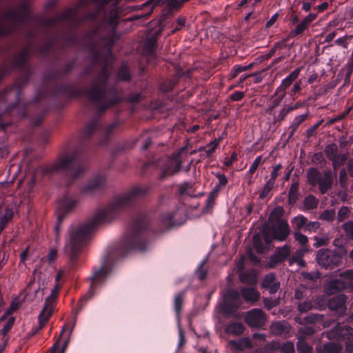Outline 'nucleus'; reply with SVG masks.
I'll use <instances>...</instances> for the list:
<instances>
[{
	"label": "nucleus",
	"mask_w": 353,
	"mask_h": 353,
	"mask_svg": "<svg viewBox=\"0 0 353 353\" xmlns=\"http://www.w3.org/2000/svg\"><path fill=\"white\" fill-rule=\"evenodd\" d=\"M328 337L332 341L324 346L323 353H341L343 345L345 343L347 352L353 353V330L346 325H338L328 333Z\"/></svg>",
	"instance_id": "1"
},
{
	"label": "nucleus",
	"mask_w": 353,
	"mask_h": 353,
	"mask_svg": "<svg viewBox=\"0 0 353 353\" xmlns=\"http://www.w3.org/2000/svg\"><path fill=\"white\" fill-rule=\"evenodd\" d=\"M91 230V226L88 224L74 227L70 230L65 250L71 260L75 259L77 252Z\"/></svg>",
	"instance_id": "2"
},
{
	"label": "nucleus",
	"mask_w": 353,
	"mask_h": 353,
	"mask_svg": "<svg viewBox=\"0 0 353 353\" xmlns=\"http://www.w3.org/2000/svg\"><path fill=\"white\" fill-rule=\"evenodd\" d=\"M183 152V150L165 161L161 168L160 175L161 179L171 176L180 170L181 165L184 161L185 157Z\"/></svg>",
	"instance_id": "3"
},
{
	"label": "nucleus",
	"mask_w": 353,
	"mask_h": 353,
	"mask_svg": "<svg viewBox=\"0 0 353 353\" xmlns=\"http://www.w3.org/2000/svg\"><path fill=\"white\" fill-rule=\"evenodd\" d=\"M330 293L344 289H353V270H347L341 274L340 279L332 282L330 285Z\"/></svg>",
	"instance_id": "4"
},
{
	"label": "nucleus",
	"mask_w": 353,
	"mask_h": 353,
	"mask_svg": "<svg viewBox=\"0 0 353 353\" xmlns=\"http://www.w3.org/2000/svg\"><path fill=\"white\" fill-rule=\"evenodd\" d=\"M340 257L336 254H334L329 250H320L316 254V260L319 265L326 268H332L339 262Z\"/></svg>",
	"instance_id": "5"
},
{
	"label": "nucleus",
	"mask_w": 353,
	"mask_h": 353,
	"mask_svg": "<svg viewBox=\"0 0 353 353\" xmlns=\"http://www.w3.org/2000/svg\"><path fill=\"white\" fill-rule=\"evenodd\" d=\"M245 321L250 326L258 327L265 323V317L261 310L254 309L247 314Z\"/></svg>",
	"instance_id": "6"
},
{
	"label": "nucleus",
	"mask_w": 353,
	"mask_h": 353,
	"mask_svg": "<svg viewBox=\"0 0 353 353\" xmlns=\"http://www.w3.org/2000/svg\"><path fill=\"white\" fill-rule=\"evenodd\" d=\"M289 234V225L287 222L283 220H279L273 227V239L283 241Z\"/></svg>",
	"instance_id": "7"
},
{
	"label": "nucleus",
	"mask_w": 353,
	"mask_h": 353,
	"mask_svg": "<svg viewBox=\"0 0 353 353\" xmlns=\"http://www.w3.org/2000/svg\"><path fill=\"white\" fill-rule=\"evenodd\" d=\"M74 327V324H72L71 325H68V324H65L64 325V326L63 327L61 331V334H60V338L63 336L64 332L65 330H68V335L64 339V341H63V347L61 349H59V339H58L54 344L53 347H52V352L51 353H64L68 343H69V341H70V335L72 334V330Z\"/></svg>",
	"instance_id": "8"
},
{
	"label": "nucleus",
	"mask_w": 353,
	"mask_h": 353,
	"mask_svg": "<svg viewBox=\"0 0 353 353\" xmlns=\"http://www.w3.org/2000/svg\"><path fill=\"white\" fill-rule=\"evenodd\" d=\"M52 303L50 301H48V300H46V304L38 317L39 325L38 330H41L44 326V325L48 321L52 313Z\"/></svg>",
	"instance_id": "9"
},
{
	"label": "nucleus",
	"mask_w": 353,
	"mask_h": 353,
	"mask_svg": "<svg viewBox=\"0 0 353 353\" xmlns=\"http://www.w3.org/2000/svg\"><path fill=\"white\" fill-rule=\"evenodd\" d=\"M266 348L269 350L279 349L282 353H293L294 351V345L292 342L288 341L281 344L277 341H272L267 344Z\"/></svg>",
	"instance_id": "10"
},
{
	"label": "nucleus",
	"mask_w": 353,
	"mask_h": 353,
	"mask_svg": "<svg viewBox=\"0 0 353 353\" xmlns=\"http://www.w3.org/2000/svg\"><path fill=\"white\" fill-rule=\"evenodd\" d=\"M110 270L106 267H101L97 270H94L93 275L91 277L92 284L91 287L94 288L98 283L103 282L108 276Z\"/></svg>",
	"instance_id": "11"
},
{
	"label": "nucleus",
	"mask_w": 353,
	"mask_h": 353,
	"mask_svg": "<svg viewBox=\"0 0 353 353\" xmlns=\"http://www.w3.org/2000/svg\"><path fill=\"white\" fill-rule=\"evenodd\" d=\"M345 296L341 294L331 299L328 303V306L330 309L332 310H339V312L342 314L344 313L345 310Z\"/></svg>",
	"instance_id": "12"
},
{
	"label": "nucleus",
	"mask_w": 353,
	"mask_h": 353,
	"mask_svg": "<svg viewBox=\"0 0 353 353\" xmlns=\"http://www.w3.org/2000/svg\"><path fill=\"white\" fill-rule=\"evenodd\" d=\"M301 70V68L299 67L295 70L292 72L288 77H286L281 82L280 85V88L283 90L288 88L292 82L297 79L299 77L300 72Z\"/></svg>",
	"instance_id": "13"
},
{
	"label": "nucleus",
	"mask_w": 353,
	"mask_h": 353,
	"mask_svg": "<svg viewBox=\"0 0 353 353\" xmlns=\"http://www.w3.org/2000/svg\"><path fill=\"white\" fill-rule=\"evenodd\" d=\"M325 304V301L324 300V299H322L321 301H318L316 303V306H314L312 303L310 301H305L303 303H300L298 306V308L300 312H306L314 307L321 309L324 307Z\"/></svg>",
	"instance_id": "14"
},
{
	"label": "nucleus",
	"mask_w": 353,
	"mask_h": 353,
	"mask_svg": "<svg viewBox=\"0 0 353 353\" xmlns=\"http://www.w3.org/2000/svg\"><path fill=\"white\" fill-rule=\"evenodd\" d=\"M332 183V177L331 172H326L324 174L323 178L321 179L319 182V188L321 193H325L328 188H330Z\"/></svg>",
	"instance_id": "15"
},
{
	"label": "nucleus",
	"mask_w": 353,
	"mask_h": 353,
	"mask_svg": "<svg viewBox=\"0 0 353 353\" xmlns=\"http://www.w3.org/2000/svg\"><path fill=\"white\" fill-rule=\"evenodd\" d=\"M270 330L274 334H282L288 331V325L283 322H276L271 325Z\"/></svg>",
	"instance_id": "16"
},
{
	"label": "nucleus",
	"mask_w": 353,
	"mask_h": 353,
	"mask_svg": "<svg viewBox=\"0 0 353 353\" xmlns=\"http://www.w3.org/2000/svg\"><path fill=\"white\" fill-rule=\"evenodd\" d=\"M242 295L248 301H256L259 297V293L253 288L244 289L242 291Z\"/></svg>",
	"instance_id": "17"
},
{
	"label": "nucleus",
	"mask_w": 353,
	"mask_h": 353,
	"mask_svg": "<svg viewBox=\"0 0 353 353\" xmlns=\"http://www.w3.org/2000/svg\"><path fill=\"white\" fill-rule=\"evenodd\" d=\"M244 327L240 323H234L228 325L226 327V332L234 335H239L243 333Z\"/></svg>",
	"instance_id": "18"
},
{
	"label": "nucleus",
	"mask_w": 353,
	"mask_h": 353,
	"mask_svg": "<svg viewBox=\"0 0 353 353\" xmlns=\"http://www.w3.org/2000/svg\"><path fill=\"white\" fill-rule=\"evenodd\" d=\"M230 344L236 349L240 350L251 347V343L247 338H243L236 341H231Z\"/></svg>",
	"instance_id": "19"
},
{
	"label": "nucleus",
	"mask_w": 353,
	"mask_h": 353,
	"mask_svg": "<svg viewBox=\"0 0 353 353\" xmlns=\"http://www.w3.org/2000/svg\"><path fill=\"white\" fill-rule=\"evenodd\" d=\"M307 177L310 183L312 184L313 185L319 183V181L321 180L319 172L315 168H312L308 171Z\"/></svg>",
	"instance_id": "20"
},
{
	"label": "nucleus",
	"mask_w": 353,
	"mask_h": 353,
	"mask_svg": "<svg viewBox=\"0 0 353 353\" xmlns=\"http://www.w3.org/2000/svg\"><path fill=\"white\" fill-rule=\"evenodd\" d=\"M337 150H338L337 145L334 143H332V144L327 145L325 147L324 152H325L327 157L329 158L330 160H332L337 155Z\"/></svg>",
	"instance_id": "21"
},
{
	"label": "nucleus",
	"mask_w": 353,
	"mask_h": 353,
	"mask_svg": "<svg viewBox=\"0 0 353 353\" xmlns=\"http://www.w3.org/2000/svg\"><path fill=\"white\" fill-rule=\"evenodd\" d=\"M290 254V248L288 246L279 248L274 255L278 261H281L286 259Z\"/></svg>",
	"instance_id": "22"
},
{
	"label": "nucleus",
	"mask_w": 353,
	"mask_h": 353,
	"mask_svg": "<svg viewBox=\"0 0 353 353\" xmlns=\"http://www.w3.org/2000/svg\"><path fill=\"white\" fill-rule=\"evenodd\" d=\"M299 190V184L296 182H294L292 184L290 191H289V201L290 203H294L297 199Z\"/></svg>",
	"instance_id": "23"
},
{
	"label": "nucleus",
	"mask_w": 353,
	"mask_h": 353,
	"mask_svg": "<svg viewBox=\"0 0 353 353\" xmlns=\"http://www.w3.org/2000/svg\"><path fill=\"white\" fill-rule=\"evenodd\" d=\"M318 201L312 195L307 196L304 200V207L307 210L314 209L317 206Z\"/></svg>",
	"instance_id": "24"
},
{
	"label": "nucleus",
	"mask_w": 353,
	"mask_h": 353,
	"mask_svg": "<svg viewBox=\"0 0 353 353\" xmlns=\"http://www.w3.org/2000/svg\"><path fill=\"white\" fill-rule=\"evenodd\" d=\"M19 307V302L18 300H14L11 303L10 307L5 312L1 318V321H4L9 315L13 312L16 311Z\"/></svg>",
	"instance_id": "25"
},
{
	"label": "nucleus",
	"mask_w": 353,
	"mask_h": 353,
	"mask_svg": "<svg viewBox=\"0 0 353 353\" xmlns=\"http://www.w3.org/2000/svg\"><path fill=\"white\" fill-rule=\"evenodd\" d=\"M297 350L299 353H311L312 351L311 347L301 339L297 343Z\"/></svg>",
	"instance_id": "26"
},
{
	"label": "nucleus",
	"mask_w": 353,
	"mask_h": 353,
	"mask_svg": "<svg viewBox=\"0 0 353 353\" xmlns=\"http://www.w3.org/2000/svg\"><path fill=\"white\" fill-rule=\"evenodd\" d=\"M346 159L345 154H337L334 159H332V164L334 170L343 165Z\"/></svg>",
	"instance_id": "27"
},
{
	"label": "nucleus",
	"mask_w": 353,
	"mask_h": 353,
	"mask_svg": "<svg viewBox=\"0 0 353 353\" xmlns=\"http://www.w3.org/2000/svg\"><path fill=\"white\" fill-rule=\"evenodd\" d=\"M281 168H282V165H281V163L276 164L273 168V170L271 172L270 178L268 180L269 181H270V183H272L274 184L275 183L276 179L278 176V175L279 174L280 170H281Z\"/></svg>",
	"instance_id": "28"
},
{
	"label": "nucleus",
	"mask_w": 353,
	"mask_h": 353,
	"mask_svg": "<svg viewBox=\"0 0 353 353\" xmlns=\"http://www.w3.org/2000/svg\"><path fill=\"white\" fill-rule=\"evenodd\" d=\"M183 302L182 294H177L174 298V310L177 315L179 314Z\"/></svg>",
	"instance_id": "29"
},
{
	"label": "nucleus",
	"mask_w": 353,
	"mask_h": 353,
	"mask_svg": "<svg viewBox=\"0 0 353 353\" xmlns=\"http://www.w3.org/2000/svg\"><path fill=\"white\" fill-rule=\"evenodd\" d=\"M252 66V63L249 64L248 65H236V66H235L234 70L232 72V77H235L238 74L250 69Z\"/></svg>",
	"instance_id": "30"
},
{
	"label": "nucleus",
	"mask_w": 353,
	"mask_h": 353,
	"mask_svg": "<svg viewBox=\"0 0 353 353\" xmlns=\"http://www.w3.org/2000/svg\"><path fill=\"white\" fill-rule=\"evenodd\" d=\"M306 219L303 216H297L293 220V223L296 228H303L306 223Z\"/></svg>",
	"instance_id": "31"
},
{
	"label": "nucleus",
	"mask_w": 353,
	"mask_h": 353,
	"mask_svg": "<svg viewBox=\"0 0 353 353\" xmlns=\"http://www.w3.org/2000/svg\"><path fill=\"white\" fill-rule=\"evenodd\" d=\"M335 216V211L334 210H328L324 211L320 216V218L326 221L333 220Z\"/></svg>",
	"instance_id": "32"
},
{
	"label": "nucleus",
	"mask_w": 353,
	"mask_h": 353,
	"mask_svg": "<svg viewBox=\"0 0 353 353\" xmlns=\"http://www.w3.org/2000/svg\"><path fill=\"white\" fill-rule=\"evenodd\" d=\"M102 184V180L101 179H95L90 181L86 186L85 190L90 191L94 190L98 187H99Z\"/></svg>",
	"instance_id": "33"
},
{
	"label": "nucleus",
	"mask_w": 353,
	"mask_h": 353,
	"mask_svg": "<svg viewBox=\"0 0 353 353\" xmlns=\"http://www.w3.org/2000/svg\"><path fill=\"white\" fill-rule=\"evenodd\" d=\"M270 183V181H268L260 194V198L264 199L265 197H266L269 192H270V190L273 188L274 184L272 183H271V184Z\"/></svg>",
	"instance_id": "34"
},
{
	"label": "nucleus",
	"mask_w": 353,
	"mask_h": 353,
	"mask_svg": "<svg viewBox=\"0 0 353 353\" xmlns=\"http://www.w3.org/2000/svg\"><path fill=\"white\" fill-rule=\"evenodd\" d=\"M275 281H275V277H274V274H268L267 276H265V278L263 279L262 286L264 288H267L268 287H269L270 285H272Z\"/></svg>",
	"instance_id": "35"
},
{
	"label": "nucleus",
	"mask_w": 353,
	"mask_h": 353,
	"mask_svg": "<svg viewBox=\"0 0 353 353\" xmlns=\"http://www.w3.org/2000/svg\"><path fill=\"white\" fill-rule=\"evenodd\" d=\"M305 320L307 322L311 323H321V322L322 321V316L320 314H310V315L307 316V317H305Z\"/></svg>",
	"instance_id": "36"
},
{
	"label": "nucleus",
	"mask_w": 353,
	"mask_h": 353,
	"mask_svg": "<svg viewBox=\"0 0 353 353\" xmlns=\"http://www.w3.org/2000/svg\"><path fill=\"white\" fill-rule=\"evenodd\" d=\"M308 25L303 20L294 29V30L292 31V34L293 35H298L301 33H302L307 28Z\"/></svg>",
	"instance_id": "37"
},
{
	"label": "nucleus",
	"mask_w": 353,
	"mask_h": 353,
	"mask_svg": "<svg viewBox=\"0 0 353 353\" xmlns=\"http://www.w3.org/2000/svg\"><path fill=\"white\" fill-rule=\"evenodd\" d=\"M343 228L346 234L353 239V222H347L343 224Z\"/></svg>",
	"instance_id": "38"
},
{
	"label": "nucleus",
	"mask_w": 353,
	"mask_h": 353,
	"mask_svg": "<svg viewBox=\"0 0 353 353\" xmlns=\"http://www.w3.org/2000/svg\"><path fill=\"white\" fill-rule=\"evenodd\" d=\"M294 238L301 245H305L307 243V237L300 232H295Z\"/></svg>",
	"instance_id": "39"
},
{
	"label": "nucleus",
	"mask_w": 353,
	"mask_h": 353,
	"mask_svg": "<svg viewBox=\"0 0 353 353\" xmlns=\"http://www.w3.org/2000/svg\"><path fill=\"white\" fill-rule=\"evenodd\" d=\"M261 156L257 157L254 159V162L251 165V166L250 168V170H249V172L250 174H253L256 170V169L258 168L259 165L261 163Z\"/></svg>",
	"instance_id": "40"
},
{
	"label": "nucleus",
	"mask_w": 353,
	"mask_h": 353,
	"mask_svg": "<svg viewBox=\"0 0 353 353\" xmlns=\"http://www.w3.org/2000/svg\"><path fill=\"white\" fill-rule=\"evenodd\" d=\"M37 290H38L37 286H34V279L30 280V281L29 282V283L26 288L27 294H29L34 293L35 292H37Z\"/></svg>",
	"instance_id": "41"
},
{
	"label": "nucleus",
	"mask_w": 353,
	"mask_h": 353,
	"mask_svg": "<svg viewBox=\"0 0 353 353\" xmlns=\"http://www.w3.org/2000/svg\"><path fill=\"white\" fill-rule=\"evenodd\" d=\"M349 212V209L347 207L341 208L338 212V216L339 220L343 221V219H345L347 217Z\"/></svg>",
	"instance_id": "42"
},
{
	"label": "nucleus",
	"mask_w": 353,
	"mask_h": 353,
	"mask_svg": "<svg viewBox=\"0 0 353 353\" xmlns=\"http://www.w3.org/2000/svg\"><path fill=\"white\" fill-rule=\"evenodd\" d=\"M283 212V210L281 207H276L270 214V219H273L279 217L282 215Z\"/></svg>",
	"instance_id": "43"
},
{
	"label": "nucleus",
	"mask_w": 353,
	"mask_h": 353,
	"mask_svg": "<svg viewBox=\"0 0 353 353\" xmlns=\"http://www.w3.org/2000/svg\"><path fill=\"white\" fill-rule=\"evenodd\" d=\"M6 19L10 21H19L21 19V14L14 11L9 13L6 16Z\"/></svg>",
	"instance_id": "44"
},
{
	"label": "nucleus",
	"mask_w": 353,
	"mask_h": 353,
	"mask_svg": "<svg viewBox=\"0 0 353 353\" xmlns=\"http://www.w3.org/2000/svg\"><path fill=\"white\" fill-rule=\"evenodd\" d=\"M219 141H215L214 143H210L207 148L205 149V152L208 156L211 155L214 151L215 148L218 145Z\"/></svg>",
	"instance_id": "45"
},
{
	"label": "nucleus",
	"mask_w": 353,
	"mask_h": 353,
	"mask_svg": "<svg viewBox=\"0 0 353 353\" xmlns=\"http://www.w3.org/2000/svg\"><path fill=\"white\" fill-rule=\"evenodd\" d=\"M127 204V199L125 196H121L118 198L114 203L116 208H120L125 205Z\"/></svg>",
	"instance_id": "46"
},
{
	"label": "nucleus",
	"mask_w": 353,
	"mask_h": 353,
	"mask_svg": "<svg viewBox=\"0 0 353 353\" xmlns=\"http://www.w3.org/2000/svg\"><path fill=\"white\" fill-rule=\"evenodd\" d=\"M319 225L320 224L319 222L314 221L307 223L305 228L308 231H314L319 228Z\"/></svg>",
	"instance_id": "47"
},
{
	"label": "nucleus",
	"mask_w": 353,
	"mask_h": 353,
	"mask_svg": "<svg viewBox=\"0 0 353 353\" xmlns=\"http://www.w3.org/2000/svg\"><path fill=\"white\" fill-rule=\"evenodd\" d=\"M279 288V282H274L272 285H270L267 288L269 290V292L270 294H274L277 290Z\"/></svg>",
	"instance_id": "48"
},
{
	"label": "nucleus",
	"mask_w": 353,
	"mask_h": 353,
	"mask_svg": "<svg viewBox=\"0 0 353 353\" xmlns=\"http://www.w3.org/2000/svg\"><path fill=\"white\" fill-rule=\"evenodd\" d=\"M244 97V93L242 92H236L231 94V99L233 101L241 100Z\"/></svg>",
	"instance_id": "49"
},
{
	"label": "nucleus",
	"mask_w": 353,
	"mask_h": 353,
	"mask_svg": "<svg viewBox=\"0 0 353 353\" xmlns=\"http://www.w3.org/2000/svg\"><path fill=\"white\" fill-rule=\"evenodd\" d=\"M316 243L314 244V246L316 248H319L322 245H325L327 243V239L321 238H315Z\"/></svg>",
	"instance_id": "50"
},
{
	"label": "nucleus",
	"mask_w": 353,
	"mask_h": 353,
	"mask_svg": "<svg viewBox=\"0 0 353 353\" xmlns=\"http://www.w3.org/2000/svg\"><path fill=\"white\" fill-rule=\"evenodd\" d=\"M57 252L56 250H51L47 256L49 262H52L57 257Z\"/></svg>",
	"instance_id": "51"
},
{
	"label": "nucleus",
	"mask_w": 353,
	"mask_h": 353,
	"mask_svg": "<svg viewBox=\"0 0 353 353\" xmlns=\"http://www.w3.org/2000/svg\"><path fill=\"white\" fill-rule=\"evenodd\" d=\"M14 321V319L13 317H10L8 319L6 325L3 328V332H8L11 328V327L13 325Z\"/></svg>",
	"instance_id": "52"
},
{
	"label": "nucleus",
	"mask_w": 353,
	"mask_h": 353,
	"mask_svg": "<svg viewBox=\"0 0 353 353\" xmlns=\"http://www.w3.org/2000/svg\"><path fill=\"white\" fill-rule=\"evenodd\" d=\"M219 185L225 186L228 182L226 177L223 174H218Z\"/></svg>",
	"instance_id": "53"
},
{
	"label": "nucleus",
	"mask_w": 353,
	"mask_h": 353,
	"mask_svg": "<svg viewBox=\"0 0 353 353\" xmlns=\"http://www.w3.org/2000/svg\"><path fill=\"white\" fill-rule=\"evenodd\" d=\"M301 82H296L293 85V88L292 89V92H293V93L299 92L301 90Z\"/></svg>",
	"instance_id": "54"
},
{
	"label": "nucleus",
	"mask_w": 353,
	"mask_h": 353,
	"mask_svg": "<svg viewBox=\"0 0 353 353\" xmlns=\"http://www.w3.org/2000/svg\"><path fill=\"white\" fill-rule=\"evenodd\" d=\"M306 117H307L306 114H302V115H299V116L296 117L294 119L296 124L297 125H299L303 121H304Z\"/></svg>",
	"instance_id": "55"
},
{
	"label": "nucleus",
	"mask_w": 353,
	"mask_h": 353,
	"mask_svg": "<svg viewBox=\"0 0 353 353\" xmlns=\"http://www.w3.org/2000/svg\"><path fill=\"white\" fill-rule=\"evenodd\" d=\"M316 17V15L315 14H308L304 19L303 21L307 24L309 25V23L310 22H312Z\"/></svg>",
	"instance_id": "56"
},
{
	"label": "nucleus",
	"mask_w": 353,
	"mask_h": 353,
	"mask_svg": "<svg viewBox=\"0 0 353 353\" xmlns=\"http://www.w3.org/2000/svg\"><path fill=\"white\" fill-rule=\"evenodd\" d=\"M277 19V14H274L272 18L267 22L266 26L270 27Z\"/></svg>",
	"instance_id": "57"
},
{
	"label": "nucleus",
	"mask_w": 353,
	"mask_h": 353,
	"mask_svg": "<svg viewBox=\"0 0 353 353\" xmlns=\"http://www.w3.org/2000/svg\"><path fill=\"white\" fill-rule=\"evenodd\" d=\"M339 178H340V180L341 182H343V183L345 182L346 179H347V175H346V172L344 169L341 171L340 174H339Z\"/></svg>",
	"instance_id": "58"
},
{
	"label": "nucleus",
	"mask_w": 353,
	"mask_h": 353,
	"mask_svg": "<svg viewBox=\"0 0 353 353\" xmlns=\"http://www.w3.org/2000/svg\"><path fill=\"white\" fill-rule=\"evenodd\" d=\"M348 170L350 175L353 177V159L348 161Z\"/></svg>",
	"instance_id": "59"
},
{
	"label": "nucleus",
	"mask_w": 353,
	"mask_h": 353,
	"mask_svg": "<svg viewBox=\"0 0 353 353\" xmlns=\"http://www.w3.org/2000/svg\"><path fill=\"white\" fill-rule=\"evenodd\" d=\"M294 262H297L300 266H304L305 264V261L302 259L294 260V259H291L290 263H292Z\"/></svg>",
	"instance_id": "60"
},
{
	"label": "nucleus",
	"mask_w": 353,
	"mask_h": 353,
	"mask_svg": "<svg viewBox=\"0 0 353 353\" xmlns=\"http://www.w3.org/2000/svg\"><path fill=\"white\" fill-rule=\"evenodd\" d=\"M336 36V34L334 32L330 33L326 36L325 41L327 42L331 41Z\"/></svg>",
	"instance_id": "61"
},
{
	"label": "nucleus",
	"mask_w": 353,
	"mask_h": 353,
	"mask_svg": "<svg viewBox=\"0 0 353 353\" xmlns=\"http://www.w3.org/2000/svg\"><path fill=\"white\" fill-rule=\"evenodd\" d=\"M328 7V3L326 2H324L321 3V5L318 6V9L319 11H323Z\"/></svg>",
	"instance_id": "62"
},
{
	"label": "nucleus",
	"mask_w": 353,
	"mask_h": 353,
	"mask_svg": "<svg viewBox=\"0 0 353 353\" xmlns=\"http://www.w3.org/2000/svg\"><path fill=\"white\" fill-rule=\"evenodd\" d=\"M336 43L337 44H339V45H341V46H343V47H345V48L346 47V42H345V41L343 39H342V38L337 39L336 40Z\"/></svg>",
	"instance_id": "63"
},
{
	"label": "nucleus",
	"mask_w": 353,
	"mask_h": 353,
	"mask_svg": "<svg viewBox=\"0 0 353 353\" xmlns=\"http://www.w3.org/2000/svg\"><path fill=\"white\" fill-rule=\"evenodd\" d=\"M316 78H317V75H316V74H312V75H311V76L308 78V79H307V82H308L309 83H313V82L316 79Z\"/></svg>",
	"instance_id": "64"
}]
</instances>
